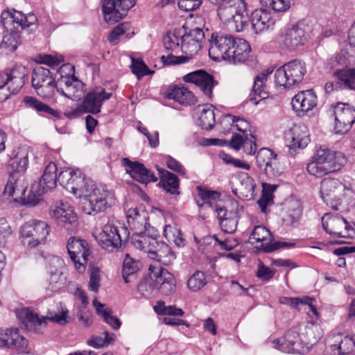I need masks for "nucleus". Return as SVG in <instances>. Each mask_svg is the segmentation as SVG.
<instances>
[{"instance_id":"obj_17","label":"nucleus","mask_w":355,"mask_h":355,"mask_svg":"<svg viewBox=\"0 0 355 355\" xmlns=\"http://www.w3.org/2000/svg\"><path fill=\"white\" fill-rule=\"evenodd\" d=\"M122 165L125 167L126 172L136 181L147 184L157 180L155 174L139 162H132L125 157L121 159Z\"/></svg>"},{"instance_id":"obj_54","label":"nucleus","mask_w":355,"mask_h":355,"mask_svg":"<svg viewBox=\"0 0 355 355\" xmlns=\"http://www.w3.org/2000/svg\"><path fill=\"white\" fill-rule=\"evenodd\" d=\"M56 307L58 313L55 312L53 314L50 313V315L47 317V319L60 325L66 324L67 323L68 310L61 302L58 303Z\"/></svg>"},{"instance_id":"obj_33","label":"nucleus","mask_w":355,"mask_h":355,"mask_svg":"<svg viewBox=\"0 0 355 355\" xmlns=\"http://www.w3.org/2000/svg\"><path fill=\"white\" fill-rule=\"evenodd\" d=\"M141 267V263L126 254L123 263L122 276L124 282L128 284L133 282L137 277V273Z\"/></svg>"},{"instance_id":"obj_10","label":"nucleus","mask_w":355,"mask_h":355,"mask_svg":"<svg viewBox=\"0 0 355 355\" xmlns=\"http://www.w3.org/2000/svg\"><path fill=\"white\" fill-rule=\"evenodd\" d=\"M67 248L76 268L80 272H84L85 264L90 254L89 247L87 241L78 237L71 236L68 239Z\"/></svg>"},{"instance_id":"obj_2","label":"nucleus","mask_w":355,"mask_h":355,"mask_svg":"<svg viewBox=\"0 0 355 355\" xmlns=\"http://www.w3.org/2000/svg\"><path fill=\"white\" fill-rule=\"evenodd\" d=\"M249 10L245 0H226L218 6V16L236 31H243L250 21Z\"/></svg>"},{"instance_id":"obj_28","label":"nucleus","mask_w":355,"mask_h":355,"mask_svg":"<svg viewBox=\"0 0 355 355\" xmlns=\"http://www.w3.org/2000/svg\"><path fill=\"white\" fill-rule=\"evenodd\" d=\"M306 40L304 30L299 26L288 28L283 35L284 45L292 49L304 45Z\"/></svg>"},{"instance_id":"obj_13","label":"nucleus","mask_w":355,"mask_h":355,"mask_svg":"<svg viewBox=\"0 0 355 355\" xmlns=\"http://www.w3.org/2000/svg\"><path fill=\"white\" fill-rule=\"evenodd\" d=\"M50 216L58 224L67 230H71L77 225V216L72 207L67 202H56L51 206Z\"/></svg>"},{"instance_id":"obj_34","label":"nucleus","mask_w":355,"mask_h":355,"mask_svg":"<svg viewBox=\"0 0 355 355\" xmlns=\"http://www.w3.org/2000/svg\"><path fill=\"white\" fill-rule=\"evenodd\" d=\"M150 258L157 260L164 266H169L175 259V255L166 243L158 241V245L153 251Z\"/></svg>"},{"instance_id":"obj_27","label":"nucleus","mask_w":355,"mask_h":355,"mask_svg":"<svg viewBox=\"0 0 355 355\" xmlns=\"http://www.w3.org/2000/svg\"><path fill=\"white\" fill-rule=\"evenodd\" d=\"M218 218L221 230L226 233H234L237 227L239 216L236 211H228L224 207H216Z\"/></svg>"},{"instance_id":"obj_24","label":"nucleus","mask_w":355,"mask_h":355,"mask_svg":"<svg viewBox=\"0 0 355 355\" xmlns=\"http://www.w3.org/2000/svg\"><path fill=\"white\" fill-rule=\"evenodd\" d=\"M291 103L296 112L305 114L316 105L317 97L311 89L302 91L293 98Z\"/></svg>"},{"instance_id":"obj_36","label":"nucleus","mask_w":355,"mask_h":355,"mask_svg":"<svg viewBox=\"0 0 355 355\" xmlns=\"http://www.w3.org/2000/svg\"><path fill=\"white\" fill-rule=\"evenodd\" d=\"M198 109L200 113L198 125L205 130L212 129L216 122L214 105L207 103L198 105Z\"/></svg>"},{"instance_id":"obj_63","label":"nucleus","mask_w":355,"mask_h":355,"mask_svg":"<svg viewBox=\"0 0 355 355\" xmlns=\"http://www.w3.org/2000/svg\"><path fill=\"white\" fill-rule=\"evenodd\" d=\"M128 27V24L126 23L117 25L108 37L110 43L112 45H116L118 43L119 37L126 32Z\"/></svg>"},{"instance_id":"obj_37","label":"nucleus","mask_w":355,"mask_h":355,"mask_svg":"<svg viewBox=\"0 0 355 355\" xmlns=\"http://www.w3.org/2000/svg\"><path fill=\"white\" fill-rule=\"evenodd\" d=\"M168 97L184 105H193L196 102L193 94L184 87H175L168 94Z\"/></svg>"},{"instance_id":"obj_49","label":"nucleus","mask_w":355,"mask_h":355,"mask_svg":"<svg viewBox=\"0 0 355 355\" xmlns=\"http://www.w3.org/2000/svg\"><path fill=\"white\" fill-rule=\"evenodd\" d=\"M9 34L3 36L2 46L7 53L15 51L20 44V35L18 31H10Z\"/></svg>"},{"instance_id":"obj_25","label":"nucleus","mask_w":355,"mask_h":355,"mask_svg":"<svg viewBox=\"0 0 355 355\" xmlns=\"http://www.w3.org/2000/svg\"><path fill=\"white\" fill-rule=\"evenodd\" d=\"M148 213L141 207L129 209L127 211V222L135 232L142 233L146 230Z\"/></svg>"},{"instance_id":"obj_29","label":"nucleus","mask_w":355,"mask_h":355,"mask_svg":"<svg viewBox=\"0 0 355 355\" xmlns=\"http://www.w3.org/2000/svg\"><path fill=\"white\" fill-rule=\"evenodd\" d=\"M272 72V69H267L259 73L254 80V85L250 94V101H254L255 104H257L259 100L257 99L255 96L259 97L260 99H264L268 97V93L264 90L266 87V83L268 77Z\"/></svg>"},{"instance_id":"obj_5","label":"nucleus","mask_w":355,"mask_h":355,"mask_svg":"<svg viewBox=\"0 0 355 355\" xmlns=\"http://www.w3.org/2000/svg\"><path fill=\"white\" fill-rule=\"evenodd\" d=\"M50 227L45 221L33 220L25 223L21 228V240L24 246L33 248L44 244Z\"/></svg>"},{"instance_id":"obj_51","label":"nucleus","mask_w":355,"mask_h":355,"mask_svg":"<svg viewBox=\"0 0 355 355\" xmlns=\"http://www.w3.org/2000/svg\"><path fill=\"white\" fill-rule=\"evenodd\" d=\"M262 6L275 12H285L291 7V0H260Z\"/></svg>"},{"instance_id":"obj_19","label":"nucleus","mask_w":355,"mask_h":355,"mask_svg":"<svg viewBox=\"0 0 355 355\" xmlns=\"http://www.w3.org/2000/svg\"><path fill=\"white\" fill-rule=\"evenodd\" d=\"M183 80L198 86L205 95L211 98L212 89L217 84L214 77L204 70H197L185 75Z\"/></svg>"},{"instance_id":"obj_38","label":"nucleus","mask_w":355,"mask_h":355,"mask_svg":"<svg viewBox=\"0 0 355 355\" xmlns=\"http://www.w3.org/2000/svg\"><path fill=\"white\" fill-rule=\"evenodd\" d=\"M28 166V151L26 148L19 150L9 162V167L12 173H24Z\"/></svg>"},{"instance_id":"obj_62","label":"nucleus","mask_w":355,"mask_h":355,"mask_svg":"<svg viewBox=\"0 0 355 355\" xmlns=\"http://www.w3.org/2000/svg\"><path fill=\"white\" fill-rule=\"evenodd\" d=\"M100 281L101 275L99 268L92 266L91 268L89 289L94 293H97L100 287Z\"/></svg>"},{"instance_id":"obj_11","label":"nucleus","mask_w":355,"mask_h":355,"mask_svg":"<svg viewBox=\"0 0 355 355\" xmlns=\"http://www.w3.org/2000/svg\"><path fill=\"white\" fill-rule=\"evenodd\" d=\"M137 0H103L102 10L107 23L114 24L123 19Z\"/></svg>"},{"instance_id":"obj_45","label":"nucleus","mask_w":355,"mask_h":355,"mask_svg":"<svg viewBox=\"0 0 355 355\" xmlns=\"http://www.w3.org/2000/svg\"><path fill=\"white\" fill-rule=\"evenodd\" d=\"M17 71L11 70L0 75L5 80L3 82L14 94H17L24 85L23 78L16 75Z\"/></svg>"},{"instance_id":"obj_53","label":"nucleus","mask_w":355,"mask_h":355,"mask_svg":"<svg viewBox=\"0 0 355 355\" xmlns=\"http://www.w3.org/2000/svg\"><path fill=\"white\" fill-rule=\"evenodd\" d=\"M277 157V155L268 148L261 149L257 155L256 161L259 169L261 171L264 167L270 164L272 159Z\"/></svg>"},{"instance_id":"obj_7","label":"nucleus","mask_w":355,"mask_h":355,"mask_svg":"<svg viewBox=\"0 0 355 355\" xmlns=\"http://www.w3.org/2000/svg\"><path fill=\"white\" fill-rule=\"evenodd\" d=\"M31 83L38 96L44 98H50L54 96L56 83L49 69L43 67L35 68L32 73Z\"/></svg>"},{"instance_id":"obj_3","label":"nucleus","mask_w":355,"mask_h":355,"mask_svg":"<svg viewBox=\"0 0 355 355\" xmlns=\"http://www.w3.org/2000/svg\"><path fill=\"white\" fill-rule=\"evenodd\" d=\"M306 73L305 63L300 60H293L275 71V83L280 87L289 89L301 83Z\"/></svg>"},{"instance_id":"obj_48","label":"nucleus","mask_w":355,"mask_h":355,"mask_svg":"<svg viewBox=\"0 0 355 355\" xmlns=\"http://www.w3.org/2000/svg\"><path fill=\"white\" fill-rule=\"evenodd\" d=\"M207 284L205 274L200 270L196 271L187 280V288L192 292L200 291Z\"/></svg>"},{"instance_id":"obj_47","label":"nucleus","mask_w":355,"mask_h":355,"mask_svg":"<svg viewBox=\"0 0 355 355\" xmlns=\"http://www.w3.org/2000/svg\"><path fill=\"white\" fill-rule=\"evenodd\" d=\"M306 170L310 175L315 177H322L329 173L338 171L337 170L333 169L329 165L320 164L313 159L311 162L307 164Z\"/></svg>"},{"instance_id":"obj_6","label":"nucleus","mask_w":355,"mask_h":355,"mask_svg":"<svg viewBox=\"0 0 355 355\" xmlns=\"http://www.w3.org/2000/svg\"><path fill=\"white\" fill-rule=\"evenodd\" d=\"M128 238L129 233L126 228L107 223L103 226L96 239L102 248L112 252L120 248Z\"/></svg>"},{"instance_id":"obj_40","label":"nucleus","mask_w":355,"mask_h":355,"mask_svg":"<svg viewBox=\"0 0 355 355\" xmlns=\"http://www.w3.org/2000/svg\"><path fill=\"white\" fill-rule=\"evenodd\" d=\"M284 337V340L289 343L288 345H284V350L293 352V353H300V349L303 347L304 342L301 338L297 327L288 330Z\"/></svg>"},{"instance_id":"obj_52","label":"nucleus","mask_w":355,"mask_h":355,"mask_svg":"<svg viewBox=\"0 0 355 355\" xmlns=\"http://www.w3.org/2000/svg\"><path fill=\"white\" fill-rule=\"evenodd\" d=\"M198 195L202 201V203L200 204V202L197 200L198 205L199 207H202L203 205H207L209 207H211V200H214L219 197V193L216 191L208 190L206 188H203L202 187H197Z\"/></svg>"},{"instance_id":"obj_15","label":"nucleus","mask_w":355,"mask_h":355,"mask_svg":"<svg viewBox=\"0 0 355 355\" xmlns=\"http://www.w3.org/2000/svg\"><path fill=\"white\" fill-rule=\"evenodd\" d=\"M251 47L249 43L242 38L235 40L234 49L227 57V61L232 64L245 63L250 68H255L257 65V60L252 56H250Z\"/></svg>"},{"instance_id":"obj_23","label":"nucleus","mask_w":355,"mask_h":355,"mask_svg":"<svg viewBox=\"0 0 355 355\" xmlns=\"http://www.w3.org/2000/svg\"><path fill=\"white\" fill-rule=\"evenodd\" d=\"M28 340L19 335L18 329H12L0 334V346L15 349L19 353H27Z\"/></svg>"},{"instance_id":"obj_61","label":"nucleus","mask_w":355,"mask_h":355,"mask_svg":"<svg viewBox=\"0 0 355 355\" xmlns=\"http://www.w3.org/2000/svg\"><path fill=\"white\" fill-rule=\"evenodd\" d=\"M354 347V341L347 336L342 339L338 345H332L331 346L333 350L336 349L340 354H348L353 349Z\"/></svg>"},{"instance_id":"obj_32","label":"nucleus","mask_w":355,"mask_h":355,"mask_svg":"<svg viewBox=\"0 0 355 355\" xmlns=\"http://www.w3.org/2000/svg\"><path fill=\"white\" fill-rule=\"evenodd\" d=\"M155 311L159 315H165L168 317H165L164 321L166 324L171 326H179L184 324L183 320L180 319L171 318V315L182 316L184 314V311L181 309H178L171 306H165L164 302H160L158 305L154 307Z\"/></svg>"},{"instance_id":"obj_50","label":"nucleus","mask_w":355,"mask_h":355,"mask_svg":"<svg viewBox=\"0 0 355 355\" xmlns=\"http://www.w3.org/2000/svg\"><path fill=\"white\" fill-rule=\"evenodd\" d=\"M66 280L65 275L60 270L51 271L49 288L52 291H57L64 286Z\"/></svg>"},{"instance_id":"obj_46","label":"nucleus","mask_w":355,"mask_h":355,"mask_svg":"<svg viewBox=\"0 0 355 355\" xmlns=\"http://www.w3.org/2000/svg\"><path fill=\"white\" fill-rule=\"evenodd\" d=\"M163 234L168 242L173 243L179 248L184 247L186 245L181 230L176 226L166 225Z\"/></svg>"},{"instance_id":"obj_35","label":"nucleus","mask_w":355,"mask_h":355,"mask_svg":"<svg viewBox=\"0 0 355 355\" xmlns=\"http://www.w3.org/2000/svg\"><path fill=\"white\" fill-rule=\"evenodd\" d=\"M160 182L159 184L167 192L173 195L180 193L179 179L178 176L167 170L158 169Z\"/></svg>"},{"instance_id":"obj_9","label":"nucleus","mask_w":355,"mask_h":355,"mask_svg":"<svg viewBox=\"0 0 355 355\" xmlns=\"http://www.w3.org/2000/svg\"><path fill=\"white\" fill-rule=\"evenodd\" d=\"M1 18L2 25L7 31H12L20 26L21 29L28 28L30 32H33L37 28V19L36 16L32 13L24 15L19 11L15 10L11 12L4 10L1 15Z\"/></svg>"},{"instance_id":"obj_55","label":"nucleus","mask_w":355,"mask_h":355,"mask_svg":"<svg viewBox=\"0 0 355 355\" xmlns=\"http://www.w3.org/2000/svg\"><path fill=\"white\" fill-rule=\"evenodd\" d=\"M250 239H254L257 242H263L273 239L270 232L263 226H256L250 234Z\"/></svg>"},{"instance_id":"obj_1","label":"nucleus","mask_w":355,"mask_h":355,"mask_svg":"<svg viewBox=\"0 0 355 355\" xmlns=\"http://www.w3.org/2000/svg\"><path fill=\"white\" fill-rule=\"evenodd\" d=\"M58 181L74 196L84 197L91 209L89 214L104 211L114 204V195L105 186L96 184L91 179L86 178L78 168L62 169L58 176Z\"/></svg>"},{"instance_id":"obj_18","label":"nucleus","mask_w":355,"mask_h":355,"mask_svg":"<svg viewBox=\"0 0 355 355\" xmlns=\"http://www.w3.org/2000/svg\"><path fill=\"white\" fill-rule=\"evenodd\" d=\"M149 271L153 274L159 291L164 295H170L176 291V281L174 276L166 269L150 266Z\"/></svg>"},{"instance_id":"obj_43","label":"nucleus","mask_w":355,"mask_h":355,"mask_svg":"<svg viewBox=\"0 0 355 355\" xmlns=\"http://www.w3.org/2000/svg\"><path fill=\"white\" fill-rule=\"evenodd\" d=\"M23 102L27 107H32L38 112L46 113L55 117L60 116V112L58 110L51 108L35 97L26 96L24 98Z\"/></svg>"},{"instance_id":"obj_60","label":"nucleus","mask_w":355,"mask_h":355,"mask_svg":"<svg viewBox=\"0 0 355 355\" xmlns=\"http://www.w3.org/2000/svg\"><path fill=\"white\" fill-rule=\"evenodd\" d=\"M295 245L294 243L285 242V241H276L273 239H270V242L262 243L261 248L266 252H271L279 248H290Z\"/></svg>"},{"instance_id":"obj_26","label":"nucleus","mask_w":355,"mask_h":355,"mask_svg":"<svg viewBox=\"0 0 355 355\" xmlns=\"http://www.w3.org/2000/svg\"><path fill=\"white\" fill-rule=\"evenodd\" d=\"M287 146L289 148L290 154H293L291 151L295 148H304L310 141L306 126H299L295 128L291 132L286 136Z\"/></svg>"},{"instance_id":"obj_30","label":"nucleus","mask_w":355,"mask_h":355,"mask_svg":"<svg viewBox=\"0 0 355 355\" xmlns=\"http://www.w3.org/2000/svg\"><path fill=\"white\" fill-rule=\"evenodd\" d=\"M131 243L136 248L148 252L149 256L158 245L157 239L155 237L149 236L144 232H135L131 238Z\"/></svg>"},{"instance_id":"obj_57","label":"nucleus","mask_w":355,"mask_h":355,"mask_svg":"<svg viewBox=\"0 0 355 355\" xmlns=\"http://www.w3.org/2000/svg\"><path fill=\"white\" fill-rule=\"evenodd\" d=\"M225 119L228 122H231V125L236 127L239 132H243L245 137L246 134H248V129L249 128V123L244 119L230 114H227Z\"/></svg>"},{"instance_id":"obj_12","label":"nucleus","mask_w":355,"mask_h":355,"mask_svg":"<svg viewBox=\"0 0 355 355\" xmlns=\"http://www.w3.org/2000/svg\"><path fill=\"white\" fill-rule=\"evenodd\" d=\"M334 114L336 133L347 132L355 122V109L349 104L338 103L334 107Z\"/></svg>"},{"instance_id":"obj_22","label":"nucleus","mask_w":355,"mask_h":355,"mask_svg":"<svg viewBox=\"0 0 355 355\" xmlns=\"http://www.w3.org/2000/svg\"><path fill=\"white\" fill-rule=\"evenodd\" d=\"M252 28L256 34L261 33L272 28L275 20L272 14L266 9H256L251 13Z\"/></svg>"},{"instance_id":"obj_58","label":"nucleus","mask_w":355,"mask_h":355,"mask_svg":"<svg viewBox=\"0 0 355 355\" xmlns=\"http://www.w3.org/2000/svg\"><path fill=\"white\" fill-rule=\"evenodd\" d=\"M261 171L268 179L279 176L282 173V168L279 166L277 156L270 162V164L264 167Z\"/></svg>"},{"instance_id":"obj_8","label":"nucleus","mask_w":355,"mask_h":355,"mask_svg":"<svg viewBox=\"0 0 355 355\" xmlns=\"http://www.w3.org/2000/svg\"><path fill=\"white\" fill-rule=\"evenodd\" d=\"M236 37L225 33H212L209 49L210 58L215 61L227 60Z\"/></svg>"},{"instance_id":"obj_21","label":"nucleus","mask_w":355,"mask_h":355,"mask_svg":"<svg viewBox=\"0 0 355 355\" xmlns=\"http://www.w3.org/2000/svg\"><path fill=\"white\" fill-rule=\"evenodd\" d=\"M312 159L320 164L329 165L333 169L337 171L340 170L347 162L342 153L321 147L316 150Z\"/></svg>"},{"instance_id":"obj_56","label":"nucleus","mask_w":355,"mask_h":355,"mask_svg":"<svg viewBox=\"0 0 355 355\" xmlns=\"http://www.w3.org/2000/svg\"><path fill=\"white\" fill-rule=\"evenodd\" d=\"M132 71L136 75L138 79L141 78L144 76L151 74L154 73L153 71H150L147 65L143 62L136 59H132L131 64Z\"/></svg>"},{"instance_id":"obj_39","label":"nucleus","mask_w":355,"mask_h":355,"mask_svg":"<svg viewBox=\"0 0 355 355\" xmlns=\"http://www.w3.org/2000/svg\"><path fill=\"white\" fill-rule=\"evenodd\" d=\"M334 75L340 80L343 89L355 90V69H336Z\"/></svg>"},{"instance_id":"obj_42","label":"nucleus","mask_w":355,"mask_h":355,"mask_svg":"<svg viewBox=\"0 0 355 355\" xmlns=\"http://www.w3.org/2000/svg\"><path fill=\"white\" fill-rule=\"evenodd\" d=\"M158 286L153 274L150 272L148 276L144 277L137 286V291L142 296L150 298L156 295Z\"/></svg>"},{"instance_id":"obj_16","label":"nucleus","mask_w":355,"mask_h":355,"mask_svg":"<svg viewBox=\"0 0 355 355\" xmlns=\"http://www.w3.org/2000/svg\"><path fill=\"white\" fill-rule=\"evenodd\" d=\"M112 94L107 93L105 89L101 87H95L90 91L84 98L82 104V108L84 112L93 114L101 112L103 103L111 98Z\"/></svg>"},{"instance_id":"obj_59","label":"nucleus","mask_w":355,"mask_h":355,"mask_svg":"<svg viewBox=\"0 0 355 355\" xmlns=\"http://www.w3.org/2000/svg\"><path fill=\"white\" fill-rule=\"evenodd\" d=\"M181 37L175 33H168L163 38V44L166 50L175 51L180 47Z\"/></svg>"},{"instance_id":"obj_4","label":"nucleus","mask_w":355,"mask_h":355,"mask_svg":"<svg viewBox=\"0 0 355 355\" xmlns=\"http://www.w3.org/2000/svg\"><path fill=\"white\" fill-rule=\"evenodd\" d=\"M320 193L327 205L338 210L343 198L352 194L353 191L347 188L339 180L327 178L322 180Z\"/></svg>"},{"instance_id":"obj_41","label":"nucleus","mask_w":355,"mask_h":355,"mask_svg":"<svg viewBox=\"0 0 355 355\" xmlns=\"http://www.w3.org/2000/svg\"><path fill=\"white\" fill-rule=\"evenodd\" d=\"M17 315L19 319L24 320L27 327H33L36 329L37 326H45L46 324L45 318H40L37 313H33L28 308L18 309Z\"/></svg>"},{"instance_id":"obj_20","label":"nucleus","mask_w":355,"mask_h":355,"mask_svg":"<svg viewBox=\"0 0 355 355\" xmlns=\"http://www.w3.org/2000/svg\"><path fill=\"white\" fill-rule=\"evenodd\" d=\"M204 32L199 28H195L181 36V49L189 55L197 53L202 48L204 40Z\"/></svg>"},{"instance_id":"obj_31","label":"nucleus","mask_w":355,"mask_h":355,"mask_svg":"<svg viewBox=\"0 0 355 355\" xmlns=\"http://www.w3.org/2000/svg\"><path fill=\"white\" fill-rule=\"evenodd\" d=\"M57 171V165L54 162H50L46 166L39 182L42 193L51 191L56 187L58 181Z\"/></svg>"},{"instance_id":"obj_14","label":"nucleus","mask_w":355,"mask_h":355,"mask_svg":"<svg viewBox=\"0 0 355 355\" xmlns=\"http://www.w3.org/2000/svg\"><path fill=\"white\" fill-rule=\"evenodd\" d=\"M324 230L334 238H346L351 226L345 218L338 214H325L322 217Z\"/></svg>"},{"instance_id":"obj_44","label":"nucleus","mask_w":355,"mask_h":355,"mask_svg":"<svg viewBox=\"0 0 355 355\" xmlns=\"http://www.w3.org/2000/svg\"><path fill=\"white\" fill-rule=\"evenodd\" d=\"M84 83L77 79L76 81H73L69 87H67V89H64V87H57V91L61 95L76 101L79 99L83 94L84 90Z\"/></svg>"},{"instance_id":"obj_64","label":"nucleus","mask_w":355,"mask_h":355,"mask_svg":"<svg viewBox=\"0 0 355 355\" xmlns=\"http://www.w3.org/2000/svg\"><path fill=\"white\" fill-rule=\"evenodd\" d=\"M164 162L169 169L176 173H178L180 175L186 174L185 168L181 164L180 162H178L171 156L166 155L164 157Z\"/></svg>"}]
</instances>
